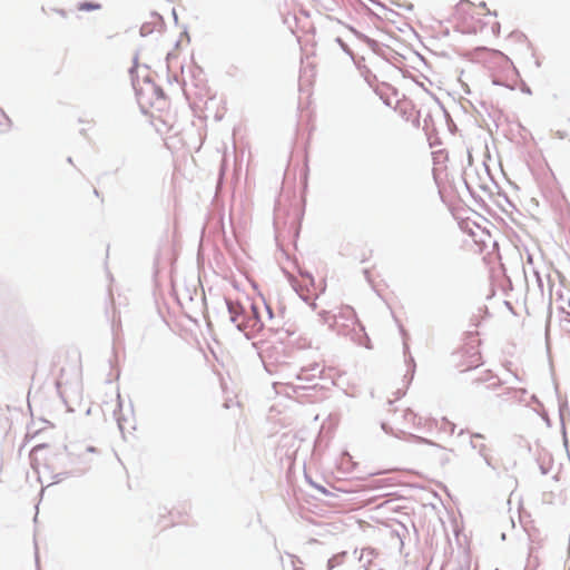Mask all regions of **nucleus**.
<instances>
[{"mask_svg": "<svg viewBox=\"0 0 570 570\" xmlns=\"http://www.w3.org/2000/svg\"><path fill=\"white\" fill-rule=\"evenodd\" d=\"M228 309L233 314L232 321L236 323L237 327L245 332L246 335L258 334L264 327L265 320H271L273 317L271 307L264 302L252 304L250 314L247 316L245 322H238V317L236 316L238 309L237 305L229 303Z\"/></svg>", "mask_w": 570, "mask_h": 570, "instance_id": "f257e3e1", "label": "nucleus"}, {"mask_svg": "<svg viewBox=\"0 0 570 570\" xmlns=\"http://www.w3.org/2000/svg\"><path fill=\"white\" fill-rule=\"evenodd\" d=\"M459 357L460 360L458 362V366H460L462 371L478 367L481 364V353L479 351L478 344L471 345L465 351H462Z\"/></svg>", "mask_w": 570, "mask_h": 570, "instance_id": "20e7f679", "label": "nucleus"}, {"mask_svg": "<svg viewBox=\"0 0 570 570\" xmlns=\"http://www.w3.org/2000/svg\"><path fill=\"white\" fill-rule=\"evenodd\" d=\"M100 8V3L97 2H81L77 6L79 11L99 10Z\"/></svg>", "mask_w": 570, "mask_h": 570, "instance_id": "6e6552de", "label": "nucleus"}, {"mask_svg": "<svg viewBox=\"0 0 570 570\" xmlns=\"http://www.w3.org/2000/svg\"><path fill=\"white\" fill-rule=\"evenodd\" d=\"M31 466L39 479L52 480L57 471L58 451L50 444L36 445L30 452Z\"/></svg>", "mask_w": 570, "mask_h": 570, "instance_id": "f03ea898", "label": "nucleus"}, {"mask_svg": "<svg viewBox=\"0 0 570 570\" xmlns=\"http://www.w3.org/2000/svg\"><path fill=\"white\" fill-rule=\"evenodd\" d=\"M456 10L462 16L466 30L474 33L483 29L482 18L491 14L484 2L474 4L469 0H461Z\"/></svg>", "mask_w": 570, "mask_h": 570, "instance_id": "7ed1b4c3", "label": "nucleus"}, {"mask_svg": "<svg viewBox=\"0 0 570 570\" xmlns=\"http://www.w3.org/2000/svg\"><path fill=\"white\" fill-rule=\"evenodd\" d=\"M62 383H63V382H62V376H61V377H59V379L57 380L56 384H57V386H58V387H60Z\"/></svg>", "mask_w": 570, "mask_h": 570, "instance_id": "1a4fd4ad", "label": "nucleus"}, {"mask_svg": "<svg viewBox=\"0 0 570 570\" xmlns=\"http://www.w3.org/2000/svg\"><path fill=\"white\" fill-rule=\"evenodd\" d=\"M12 412L9 405L0 404V431L7 432L12 426Z\"/></svg>", "mask_w": 570, "mask_h": 570, "instance_id": "39448f33", "label": "nucleus"}, {"mask_svg": "<svg viewBox=\"0 0 570 570\" xmlns=\"http://www.w3.org/2000/svg\"><path fill=\"white\" fill-rule=\"evenodd\" d=\"M345 558H346V552H341V553L334 554L327 561V569L334 570L338 567H342L345 562Z\"/></svg>", "mask_w": 570, "mask_h": 570, "instance_id": "0eeeda50", "label": "nucleus"}, {"mask_svg": "<svg viewBox=\"0 0 570 570\" xmlns=\"http://www.w3.org/2000/svg\"><path fill=\"white\" fill-rule=\"evenodd\" d=\"M340 317L351 321L352 325L360 323L356 317V313H355L354 308L351 306H342L340 309Z\"/></svg>", "mask_w": 570, "mask_h": 570, "instance_id": "423d86ee", "label": "nucleus"}]
</instances>
